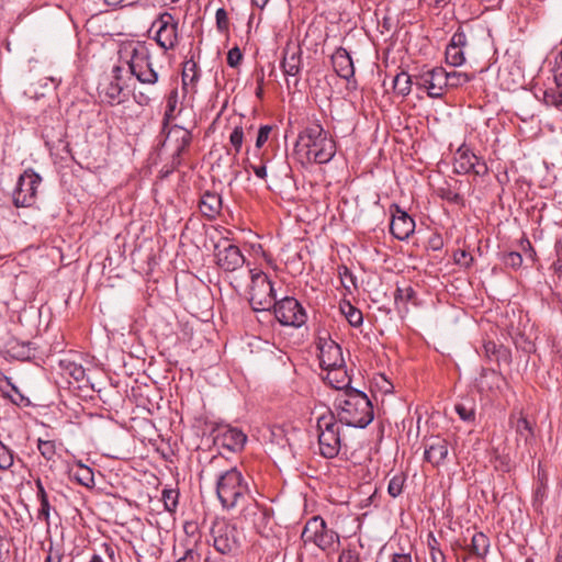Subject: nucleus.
I'll use <instances>...</instances> for the list:
<instances>
[{
    "label": "nucleus",
    "mask_w": 562,
    "mask_h": 562,
    "mask_svg": "<svg viewBox=\"0 0 562 562\" xmlns=\"http://www.w3.org/2000/svg\"><path fill=\"white\" fill-rule=\"evenodd\" d=\"M249 167L251 168L252 172L258 177L259 179H266L267 178V167L265 164L260 165H254L250 164Z\"/></svg>",
    "instance_id": "nucleus-62"
},
{
    "label": "nucleus",
    "mask_w": 562,
    "mask_h": 562,
    "mask_svg": "<svg viewBox=\"0 0 562 562\" xmlns=\"http://www.w3.org/2000/svg\"><path fill=\"white\" fill-rule=\"evenodd\" d=\"M474 79V74H468L462 71H446L445 82L446 88H459Z\"/></svg>",
    "instance_id": "nucleus-27"
},
{
    "label": "nucleus",
    "mask_w": 562,
    "mask_h": 562,
    "mask_svg": "<svg viewBox=\"0 0 562 562\" xmlns=\"http://www.w3.org/2000/svg\"><path fill=\"white\" fill-rule=\"evenodd\" d=\"M446 69L435 67L423 71L416 77L415 85L418 89H424L430 98H441L446 89L445 82Z\"/></svg>",
    "instance_id": "nucleus-13"
},
{
    "label": "nucleus",
    "mask_w": 562,
    "mask_h": 562,
    "mask_svg": "<svg viewBox=\"0 0 562 562\" xmlns=\"http://www.w3.org/2000/svg\"><path fill=\"white\" fill-rule=\"evenodd\" d=\"M49 513H50L49 501L41 502V507L38 509L37 518L40 520H44L47 525H49Z\"/></svg>",
    "instance_id": "nucleus-59"
},
{
    "label": "nucleus",
    "mask_w": 562,
    "mask_h": 562,
    "mask_svg": "<svg viewBox=\"0 0 562 562\" xmlns=\"http://www.w3.org/2000/svg\"><path fill=\"white\" fill-rule=\"evenodd\" d=\"M271 130H272V127L270 125L260 126V128L258 131L257 139H256L257 148H261L265 145V143L269 138Z\"/></svg>",
    "instance_id": "nucleus-55"
},
{
    "label": "nucleus",
    "mask_w": 562,
    "mask_h": 562,
    "mask_svg": "<svg viewBox=\"0 0 562 562\" xmlns=\"http://www.w3.org/2000/svg\"><path fill=\"white\" fill-rule=\"evenodd\" d=\"M178 562H200V555L193 550H187L184 555Z\"/></svg>",
    "instance_id": "nucleus-63"
},
{
    "label": "nucleus",
    "mask_w": 562,
    "mask_h": 562,
    "mask_svg": "<svg viewBox=\"0 0 562 562\" xmlns=\"http://www.w3.org/2000/svg\"><path fill=\"white\" fill-rule=\"evenodd\" d=\"M302 541L315 544L324 552H330L339 546V535L327 527L326 521L321 516L310 518L301 535Z\"/></svg>",
    "instance_id": "nucleus-6"
},
{
    "label": "nucleus",
    "mask_w": 562,
    "mask_h": 562,
    "mask_svg": "<svg viewBox=\"0 0 562 562\" xmlns=\"http://www.w3.org/2000/svg\"><path fill=\"white\" fill-rule=\"evenodd\" d=\"M390 210L392 214L391 234L398 240L407 239L415 231L414 218L395 203L391 205Z\"/></svg>",
    "instance_id": "nucleus-15"
},
{
    "label": "nucleus",
    "mask_w": 562,
    "mask_h": 562,
    "mask_svg": "<svg viewBox=\"0 0 562 562\" xmlns=\"http://www.w3.org/2000/svg\"><path fill=\"white\" fill-rule=\"evenodd\" d=\"M449 44L460 47L462 49L465 47L467 35L461 27H459L458 31L452 35Z\"/></svg>",
    "instance_id": "nucleus-56"
},
{
    "label": "nucleus",
    "mask_w": 562,
    "mask_h": 562,
    "mask_svg": "<svg viewBox=\"0 0 562 562\" xmlns=\"http://www.w3.org/2000/svg\"><path fill=\"white\" fill-rule=\"evenodd\" d=\"M490 548V540L483 532H475L472 536L469 552L477 558H484Z\"/></svg>",
    "instance_id": "nucleus-25"
},
{
    "label": "nucleus",
    "mask_w": 562,
    "mask_h": 562,
    "mask_svg": "<svg viewBox=\"0 0 562 562\" xmlns=\"http://www.w3.org/2000/svg\"><path fill=\"white\" fill-rule=\"evenodd\" d=\"M99 94L102 101L110 106H115L127 101L128 92L126 91L123 82L109 80L100 86Z\"/></svg>",
    "instance_id": "nucleus-18"
},
{
    "label": "nucleus",
    "mask_w": 562,
    "mask_h": 562,
    "mask_svg": "<svg viewBox=\"0 0 562 562\" xmlns=\"http://www.w3.org/2000/svg\"><path fill=\"white\" fill-rule=\"evenodd\" d=\"M130 72L144 86H155L158 72L154 69L149 54L146 50L134 49L128 61Z\"/></svg>",
    "instance_id": "nucleus-11"
},
{
    "label": "nucleus",
    "mask_w": 562,
    "mask_h": 562,
    "mask_svg": "<svg viewBox=\"0 0 562 562\" xmlns=\"http://www.w3.org/2000/svg\"><path fill=\"white\" fill-rule=\"evenodd\" d=\"M281 68L286 77L288 87L290 86L289 77L294 78L293 86L297 87L302 70V49L300 46L286 47L284 49Z\"/></svg>",
    "instance_id": "nucleus-17"
},
{
    "label": "nucleus",
    "mask_w": 562,
    "mask_h": 562,
    "mask_svg": "<svg viewBox=\"0 0 562 562\" xmlns=\"http://www.w3.org/2000/svg\"><path fill=\"white\" fill-rule=\"evenodd\" d=\"M338 276L340 278L342 286L349 293H351L352 289L353 290L358 289L357 277L351 272V270L347 266H345V265L338 266Z\"/></svg>",
    "instance_id": "nucleus-34"
},
{
    "label": "nucleus",
    "mask_w": 562,
    "mask_h": 562,
    "mask_svg": "<svg viewBox=\"0 0 562 562\" xmlns=\"http://www.w3.org/2000/svg\"><path fill=\"white\" fill-rule=\"evenodd\" d=\"M294 151L307 162L323 165L334 158L336 143L321 124L313 123L299 133Z\"/></svg>",
    "instance_id": "nucleus-2"
},
{
    "label": "nucleus",
    "mask_w": 562,
    "mask_h": 562,
    "mask_svg": "<svg viewBox=\"0 0 562 562\" xmlns=\"http://www.w3.org/2000/svg\"><path fill=\"white\" fill-rule=\"evenodd\" d=\"M223 206L221 194L212 191H205L200 199L199 210L203 216L209 220H215L220 215Z\"/></svg>",
    "instance_id": "nucleus-22"
},
{
    "label": "nucleus",
    "mask_w": 562,
    "mask_h": 562,
    "mask_svg": "<svg viewBox=\"0 0 562 562\" xmlns=\"http://www.w3.org/2000/svg\"><path fill=\"white\" fill-rule=\"evenodd\" d=\"M42 177L33 169H26L18 179L12 194L13 204L16 207H27L35 203L37 189Z\"/></svg>",
    "instance_id": "nucleus-9"
},
{
    "label": "nucleus",
    "mask_w": 562,
    "mask_h": 562,
    "mask_svg": "<svg viewBox=\"0 0 562 562\" xmlns=\"http://www.w3.org/2000/svg\"><path fill=\"white\" fill-rule=\"evenodd\" d=\"M336 418L348 427L366 428L374 418L373 405L366 393L347 387L335 401Z\"/></svg>",
    "instance_id": "nucleus-3"
},
{
    "label": "nucleus",
    "mask_w": 562,
    "mask_h": 562,
    "mask_svg": "<svg viewBox=\"0 0 562 562\" xmlns=\"http://www.w3.org/2000/svg\"><path fill=\"white\" fill-rule=\"evenodd\" d=\"M318 448L322 457L333 459L337 457L344 446L339 420L335 413L327 408L316 420Z\"/></svg>",
    "instance_id": "nucleus-5"
},
{
    "label": "nucleus",
    "mask_w": 562,
    "mask_h": 562,
    "mask_svg": "<svg viewBox=\"0 0 562 562\" xmlns=\"http://www.w3.org/2000/svg\"><path fill=\"white\" fill-rule=\"evenodd\" d=\"M319 364L324 370L337 369L345 367L341 347L331 339L321 338L318 341Z\"/></svg>",
    "instance_id": "nucleus-16"
},
{
    "label": "nucleus",
    "mask_w": 562,
    "mask_h": 562,
    "mask_svg": "<svg viewBox=\"0 0 562 562\" xmlns=\"http://www.w3.org/2000/svg\"><path fill=\"white\" fill-rule=\"evenodd\" d=\"M249 273H250V279H251V283H252L251 295L254 293L256 294V296L258 295L256 292V288H261L263 291L268 290L269 295H271L273 293L272 282L269 280V278L267 277V274L263 271L257 270V269H250Z\"/></svg>",
    "instance_id": "nucleus-26"
},
{
    "label": "nucleus",
    "mask_w": 562,
    "mask_h": 562,
    "mask_svg": "<svg viewBox=\"0 0 562 562\" xmlns=\"http://www.w3.org/2000/svg\"><path fill=\"white\" fill-rule=\"evenodd\" d=\"M215 257L217 266L228 272H233L243 267L246 259L241 254L239 247L233 244H227L222 247L218 243L215 245Z\"/></svg>",
    "instance_id": "nucleus-14"
},
{
    "label": "nucleus",
    "mask_w": 562,
    "mask_h": 562,
    "mask_svg": "<svg viewBox=\"0 0 562 562\" xmlns=\"http://www.w3.org/2000/svg\"><path fill=\"white\" fill-rule=\"evenodd\" d=\"M502 261L506 267L518 270L522 265V256L517 251H509L502 255Z\"/></svg>",
    "instance_id": "nucleus-43"
},
{
    "label": "nucleus",
    "mask_w": 562,
    "mask_h": 562,
    "mask_svg": "<svg viewBox=\"0 0 562 562\" xmlns=\"http://www.w3.org/2000/svg\"><path fill=\"white\" fill-rule=\"evenodd\" d=\"M13 464V451L0 441V469L8 470Z\"/></svg>",
    "instance_id": "nucleus-46"
},
{
    "label": "nucleus",
    "mask_w": 562,
    "mask_h": 562,
    "mask_svg": "<svg viewBox=\"0 0 562 562\" xmlns=\"http://www.w3.org/2000/svg\"><path fill=\"white\" fill-rule=\"evenodd\" d=\"M216 495L223 509L229 512L240 508V515L245 519L252 520L260 510L247 479L237 467L220 472L216 479Z\"/></svg>",
    "instance_id": "nucleus-1"
},
{
    "label": "nucleus",
    "mask_w": 562,
    "mask_h": 562,
    "mask_svg": "<svg viewBox=\"0 0 562 562\" xmlns=\"http://www.w3.org/2000/svg\"><path fill=\"white\" fill-rule=\"evenodd\" d=\"M331 64L336 74L347 80L350 81L355 76V67L351 56L348 50L344 47H338L334 54L331 55Z\"/></svg>",
    "instance_id": "nucleus-19"
},
{
    "label": "nucleus",
    "mask_w": 562,
    "mask_h": 562,
    "mask_svg": "<svg viewBox=\"0 0 562 562\" xmlns=\"http://www.w3.org/2000/svg\"><path fill=\"white\" fill-rule=\"evenodd\" d=\"M216 27L222 33H227L229 29V21L227 12L224 8H218L215 13Z\"/></svg>",
    "instance_id": "nucleus-49"
},
{
    "label": "nucleus",
    "mask_w": 562,
    "mask_h": 562,
    "mask_svg": "<svg viewBox=\"0 0 562 562\" xmlns=\"http://www.w3.org/2000/svg\"><path fill=\"white\" fill-rule=\"evenodd\" d=\"M453 260L458 266L465 269H469L474 262L473 256L464 249H458L454 251Z\"/></svg>",
    "instance_id": "nucleus-45"
},
{
    "label": "nucleus",
    "mask_w": 562,
    "mask_h": 562,
    "mask_svg": "<svg viewBox=\"0 0 562 562\" xmlns=\"http://www.w3.org/2000/svg\"><path fill=\"white\" fill-rule=\"evenodd\" d=\"M456 413L459 417L464 422H474L475 419V408L473 405H468L464 403H458L454 406Z\"/></svg>",
    "instance_id": "nucleus-42"
},
{
    "label": "nucleus",
    "mask_w": 562,
    "mask_h": 562,
    "mask_svg": "<svg viewBox=\"0 0 562 562\" xmlns=\"http://www.w3.org/2000/svg\"><path fill=\"white\" fill-rule=\"evenodd\" d=\"M405 475L403 473L394 475L387 485V493L392 497H397L402 494L405 484Z\"/></svg>",
    "instance_id": "nucleus-40"
},
{
    "label": "nucleus",
    "mask_w": 562,
    "mask_h": 562,
    "mask_svg": "<svg viewBox=\"0 0 562 562\" xmlns=\"http://www.w3.org/2000/svg\"><path fill=\"white\" fill-rule=\"evenodd\" d=\"M392 562H413V560L409 553H394Z\"/></svg>",
    "instance_id": "nucleus-64"
},
{
    "label": "nucleus",
    "mask_w": 562,
    "mask_h": 562,
    "mask_svg": "<svg viewBox=\"0 0 562 562\" xmlns=\"http://www.w3.org/2000/svg\"><path fill=\"white\" fill-rule=\"evenodd\" d=\"M484 353L490 359H499L501 353L505 352L506 350L503 349L502 345H497L496 342L488 340L485 341L483 345Z\"/></svg>",
    "instance_id": "nucleus-47"
},
{
    "label": "nucleus",
    "mask_w": 562,
    "mask_h": 562,
    "mask_svg": "<svg viewBox=\"0 0 562 562\" xmlns=\"http://www.w3.org/2000/svg\"><path fill=\"white\" fill-rule=\"evenodd\" d=\"M69 373L76 381H82L86 375V372H85V369L82 368V366H78V364H72L69 370Z\"/></svg>",
    "instance_id": "nucleus-61"
},
{
    "label": "nucleus",
    "mask_w": 562,
    "mask_h": 562,
    "mask_svg": "<svg viewBox=\"0 0 562 562\" xmlns=\"http://www.w3.org/2000/svg\"><path fill=\"white\" fill-rule=\"evenodd\" d=\"M393 89L400 95H407L412 89V77L405 72L401 71L393 79Z\"/></svg>",
    "instance_id": "nucleus-32"
},
{
    "label": "nucleus",
    "mask_w": 562,
    "mask_h": 562,
    "mask_svg": "<svg viewBox=\"0 0 562 562\" xmlns=\"http://www.w3.org/2000/svg\"><path fill=\"white\" fill-rule=\"evenodd\" d=\"M10 397L11 401L18 406H27L30 404L29 398L21 394L15 387L14 395H10Z\"/></svg>",
    "instance_id": "nucleus-60"
},
{
    "label": "nucleus",
    "mask_w": 562,
    "mask_h": 562,
    "mask_svg": "<svg viewBox=\"0 0 562 562\" xmlns=\"http://www.w3.org/2000/svg\"><path fill=\"white\" fill-rule=\"evenodd\" d=\"M543 101L549 106L562 111V88L549 87L543 92Z\"/></svg>",
    "instance_id": "nucleus-33"
},
{
    "label": "nucleus",
    "mask_w": 562,
    "mask_h": 562,
    "mask_svg": "<svg viewBox=\"0 0 562 562\" xmlns=\"http://www.w3.org/2000/svg\"><path fill=\"white\" fill-rule=\"evenodd\" d=\"M160 134L164 139L158 144L159 150H170V161L165 166V175H169L184 164L193 140L192 133L180 126L171 125L165 133Z\"/></svg>",
    "instance_id": "nucleus-4"
},
{
    "label": "nucleus",
    "mask_w": 562,
    "mask_h": 562,
    "mask_svg": "<svg viewBox=\"0 0 562 562\" xmlns=\"http://www.w3.org/2000/svg\"><path fill=\"white\" fill-rule=\"evenodd\" d=\"M31 342L19 345V342H15L14 345L10 346L9 352L13 358L20 359V360H26L32 357V351L30 348Z\"/></svg>",
    "instance_id": "nucleus-41"
},
{
    "label": "nucleus",
    "mask_w": 562,
    "mask_h": 562,
    "mask_svg": "<svg viewBox=\"0 0 562 562\" xmlns=\"http://www.w3.org/2000/svg\"><path fill=\"white\" fill-rule=\"evenodd\" d=\"M338 307H339V312H340L341 316H353L355 313H358L359 316H363L361 311H359L348 300H340Z\"/></svg>",
    "instance_id": "nucleus-51"
},
{
    "label": "nucleus",
    "mask_w": 562,
    "mask_h": 562,
    "mask_svg": "<svg viewBox=\"0 0 562 562\" xmlns=\"http://www.w3.org/2000/svg\"><path fill=\"white\" fill-rule=\"evenodd\" d=\"M453 171L458 175L474 173L485 176L488 171L484 160L477 157L467 145H462L454 154Z\"/></svg>",
    "instance_id": "nucleus-12"
},
{
    "label": "nucleus",
    "mask_w": 562,
    "mask_h": 562,
    "mask_svg": "<svg viewBox=\"0 0 562 562\" xmlns=\"http://www.w3.org/2000/svg\"><path fill=\"white\" fill-rule=\"evenodd\" d=\"M539 485L535 492V501H542L546 495L548 477L546 472H541L538 469Z\"/></svg>",
    "instance_id": "nucleus-50"
},
{
    "label": "nucleus",
    "mask_w": 562,
    "mask_h": 562,
    "mask_svg": "<svg viewBox=\"0 0 562 562\" xmlns=\"http://www.w3.org/2000/svg\"><path fill=\"white\" fill-rule=\"evenodd\" d=\"M178 19L169 12L160 13L153 22L151 29H157L155 40L165 50L173 49L178 44Z\"/></svg>",
    "instance_id": "nucleus-10"
},
{
    "label": "nucleus",
    "mask_w": 562,
    "mask_h": 562,
    "mask_svg": "<svg viewBox=\"0 0 562 562\" xmlns=\"http://www.w3.org/2000/svg\"><path fill=\"white\" fill-rule=\"evenodd\" d=\"M338 562H361L360 554L353 549H346L339 554Z\"/></svg>",
    "instance_id": "nucleus-54"
},
{
    "label": "nucleus",
    "mask_w": 562,
    "mask_h": 562,
    "mask_svg": "<svg viewBox=\"0 0 562 562\" xmlns=\"http://www.w3.org/2000/svg\"><path fill=\"white\" fill-rule=\"evenodd\" d=\"M158 97L155 86H146L145 88H134L133 99L140 106H147Z\"/></svg>",
    "instance_id": "nucleus-29"
},
{
    "label": "nucleus",
    "mask_w": 562,
    "mask_h": 562,
    "mask_svg": "<svg viewBox=\"0 0 562 562\" xmlns=\"http://www.w3.org/2000/svg\"><path fill=\"white\" fill-rule=\"evenodd\" d=\"M64 558V553L60 550H55L50 544L46 550V557L44 562H61Z\"/></svg>",
    "instance_id": "nucleus-57"
},
{
    "label": "nucleus",
    "mask_w": 562,
    "mask_h": 562,
    "mask_svg": "<svg viewBox=\"0 0 562 562\" xmlns=\"http://www.w3.org/2000/svg\"><path fill=\"white\" fill-rule=\"evenodd\" d=\"M178 492L176 490H164L162 491V501L165 505V509L172 513L176 510L178 506Z\"/></svg>",
    "instance_id": "nucleus-44"
},
{
    "label": "nucleus",
    "mask_w": 562,
    "mask_h": 562,
    "mask_svg": "<svg viewBox=\"0 0 562 562\" xmlns=\"http://www.w3.org/2000/svg\"><path fill=\"white\" fill-rule=\"evenodd\" d=\"M507 75H509V72H507V70L504 68V69H499L498 70V80L501 82V86L504 87L505 89L507 90H510L513 87H515L517 85L516 80L515 79H512L508 80L506 77Z\"/></svg>",
    "instance_id": "nucleus-58"
},
{
    "label": "nucleus",
    "mask_w": 562,
    "mask_h": 562,
    "mask_svg": "<svg viewBox=\"0 0 562 562\" xmlns=\"http://www.w3.org/2000/svg\"><path fill=\"white\" fill-rule=\"evenodd\" d=\"M247 441V436L237 428H226L215 438V442L229 451L241 450Z\"/></svg>",
    "instance_id": "nucleus-21"
},
{
    "label": "nucleus",
    "mask_w": 562,
    "mask_h": 562,
    "mask_svg": "<svg viewBox=\"0 0 562 562\" xmlns=\"http://www.w3.org/2000/svg\"><path fill=\"white\" fill-rule=\"evenodd\" d=\"M554 86L558 88H562V52L555 58V68H554Z\"/></svg>",
    "instance_id": "nucleus-53"
},
{
    "label": "nucleus",
    "mask_w": 562,
    "mask_h": 562,
    "mask_svg": "<svg viewBox=\"0 0 562 562\" xmlns=\"http://www.w3.org/2000/svg\"><path fill=\"white\" fill-rule=\"evenodd\" d=\"M416 293L411 285L397 288L395 293V303L400 307L401 304L413 302L415 304Z\"/></svg>",
    "instance_id": "nucleus-39"
},
{
    "label": "nucleus",
    "mask_w": 562,
    "mask_h": 562,
    "mask_svg": "<svg viewBox=\"0 0 562 562\" xmlns=\"http://www.w3.org/2000/svg\"><path fill=\"white\" fill-rule=\"evenodd\" d=\"M243 142H244V130L240 125L235 126V128L233 130V132L231 133V136H229V143L235 150V155L240 153Z\"/></svg>",
    "instance_id": "nucleus-48"
},
{
    "label": "nucleus",
    "mask_w": 562,
    "mask_h": 562,
    "mask_svg": "<svg viewBox=\"0 0 562 562\" xmlns=\"http://www.w3.org/2000/svg\"><path fill=\"white\" fill-rule=\"evenodd\" d=\"M515 430L520 439H524L525 443H530L535 438V432L531 423L524 416H520L515 425Z\"/></svg>",
    "instance_id": "nucleus-30"
},
{
    "label": "nucleus",
    "mask_w": 562,
    "mask_h": 562,
    "mask_svg": "<svg viewBox=\"0 0 562 562\" xmlns=\"http://www.w3.org/2000/svg\"><path fill=\"white\" fill-rule=\"evenodd\" d=\"M37 449L41 453V456L46 461H54L56 456V445L53 440H37Z\"/></svg>",
    "instance_id": "nucleus-38"
},
{
    "label": "nucleus",
    "mask_w": 562,
    "mask_h": 562,
    "mask_svg": "<svg viewBox=\"0 0 562 562\" xmlns=\"http://www.w3.org/2000/svg\"><path fill=\"white\" fill-rule=\"evenodd\" d=\"M436 193L440 199L449 203L463 204L462 195L451 190L449 184H445L442 187L437 188Z\"/></svg>",
    "instance_id": "nucleus-37"
},
{
    "label": "nucleus",
    "mask_w": 562,
    "mask_h": 562,
    "mask_svg": "<svg viewBox=\"0 0 562 562\" xmlns=\"http://www.w3.org/2000/svg\"><path fill=\"white\" fill-rule=\"evenodd\" d=\"M213 546L222 554L236 552L240 548V531L226 520L215 521L211 529Z\"/></svg>",
    "instance_id": "nucleus-8"
},
{
    "label": "nucleus",
    "mask_w": 562,
    "mask_h": 562,
    "mask_svg": "<svg viewBox=\"0 0 562 562\" xmlns=\"http://www.w3.org/2000/svg\"><path fill=\"white\" fill-rule=\"evenodd\" d=\"M69 476L78 484L85 487L94 486V475L91 468L85 465L81 461H78L75 468L69 470Z\"/></svg>",
    "instance_id": "nucleus-23"
},
{
    "label": "nucleus",
    "mask_w": 562,
    "mask_h": 562,
    "mask_svg": "<svg viewBox=\"0 0 562 562\" xmlns=\"http://www.w3.org/2000/svg\"><path fill=\"white\" fill-rule=\"evenodd\" d=\"M522 318H518V324L515 325L514 322H510L509 325H505L504 329L506 330V334L512 338L516 339L518 337L520 338H529L530 334L527 333V326L529 325V318L526 319V324L521 326Z\"/></svg>",
    "instance_id": "nucleus-35"
},
{
    "label": "nucleus",
    "mask_w": 562,
    "mask_h": 562,
    "mask_svg": "<svg viewBox=\"0 0 562 562\" xmlns=\"http://www.w3.org/2000/svg\"><path fill=\"white\" fill-rule=\"evenodd\" d=\"M178 103V91L172 90L167 97L166 109L162 117L161 133L170 127V122L175 119V111Z\"/></svg>",
    "instance_id": "nucleus-28"
},
{
    "label": "nucleus",
    "mask_w": 562,
    "mask_h": 562,
    "mask_svg": "<svg viewBox=\"0 0 562 562\" xmlns=\"http://www.w3.org/2000/svg\"><path fill=\"white\" fill-rule=\"evenodd\" d=\"M446 60L451 66H461L465 61L464 50L460 47L448 44L446 48Z\"/></svg>",
    "instance_id": "nucleus-36"
},
{
    "label": "nucleus",
    "mask_w": 562,
    "mask_h": 562,
    "mask_svg": "<svg viewBox=\"0 0 562 562\" xmlns=\"http://www.w3.org/2000/svg\"><path fill=\"white\" fill-rule=\"evenodd\" d=\"M327 371V379L335 389L342 390L345 392L347 387H351V379L347 374V371L344 369V367H338L337 369H329Z\"/></svg>",
    "instance_id": "nucleus-24"
},
{
    "label": "nucleus",
    "mask_w": 562,
    "mask_h": 562,
    "mask_svg": "<svg viewBox=\"0 0 562 562\" xmlns=\"http://www.w3.org/2000/svg\"><path fill=\"white\" fill-rule=\"evenodd\" d=\"M241 59H243V54L237 46H235L228 50L226 60H227V65L229 67L236 68L240 64Z\"/></svg>",
    "instance_id": "nucleus-52"
},
{
    "label": "nucleus",
    "mask_w": 562,
    "mask_h": 562,
    "mask_svg": "<svg viewBox=\"0 0 562 562\" xmlns=\"http://www.w3.org/2000/svg\"><path fill=\"white\" fill-rule=\"evenodd\" d=\"M304 318H276V322L272 324L274 330L279 334H289V329H297L304 326Z\"/></svg>",
    "instance_id": "nucleus-31"
},
{
    "label": "nucleus",
    "mask_w": 562,
    "mask_h": 562,
    "mask_svg": "<svg viewBox=\"0 0 562 562\" xmlns=\"http://www.w3.org/2000/svg\"><path fill=\"white\" fill-rule=\"evenodd\" d=\"M448 456V442L446 439L436 437L425 446L424 458L434 467L442 464Z\"/></svg>",
    "instance_id": "nucleus-20"
},
{
    "label": "nucleus",
    "mask_w": 562,
    "mask_h": 562,
    "mask_svg": "<svg viewBox=\"0 0 562 562\" xmlns=\"http://www.w3.org/2000/svg\"><path fill=\"white\" fill-rule=\"evenodd\" d=\"M255 312L269 311L273 307L274 316H306V311L302 304L293 296H285L280 301L269 295L263 302L256 297L254 293L249 301Z\"/></svg>",
    "instance_id": "nucleus-7"
}]
</instances>
